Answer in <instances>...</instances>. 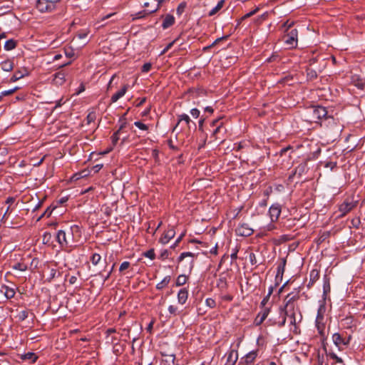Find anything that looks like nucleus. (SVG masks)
Masks as SVG:
<instances>
[{
  "instance_id": "obj_1",
  "label": "nucleus",
  "mask_w": 365,
  "mask_h": 365,
  "mask_svg": "<svg viewBox=\"0 0 365 365\" xmlns=\"http://www.w3.org/2000/svg\"><path fill=\"white\" fill-rule=\"evenodd\" d=\"M327 113L325 107L320 106H313L307 110L306 120L310 123H319V120L322 121Z\"/></svg>"
},
{
  "instance_id": "obj_2",
  "label": "nucleus",
  "mask_w": 365,
  "mask_h": 365,
  "mask_svg": "<svg viewBox=\"0 0 365 365\" xmlns=\"http://www.w3.org/2000/svg\"><path fill=\"white\" fill-rule=\"evenodd\" d=\"M56 4L55 0H37L36 8L41 13H51L56 9Z\"/></svg>"
},
{
  "instance_id": "obj_3",
  "label": "nucleus",
  "mask_w": 365,
  "mask_h": 365,
  "mask_svg": "<svg viewBox=\"0 0 365 365\" xmlns=\"http://www.w3.org/2000/svg\"><path fill=\"white\" fill-rule=\"evenodd\" d=\"M298 31L297 29H292L284 36V43L289 48H295L297 45Z\"/></svg>"
},
{
  "instance_id": "obj_4",
  "label": "nucleus",
  "mask_w": 365,
  "mask_h": 365,
  "mask_svg": "<svg viewBox=\"0 0 365 365\" xmlns=\"http://www.w3.org/2000/svg\"><path fill=\"white\" fill-rule=\"evenodd\" d=\"M254 230L247 223L240 225L235 230L237 235L242 237H249L252 235Z\"/></svg>"
},
{
  "instance_id": "obj_5",
  "label": "nucleus",
  "mask_w": 365,
  "mask_h": 365,
  "mask_svg": "<svg viewBox=\"0 0 365 365\" xmlns=\"http://www.w3.org/2000/svg\"><path fill=\"white\" fill-rule=\"evenodd\" d=\"M356 206V202L345 200L340 205L339 210L341 212L340 217L344 216Z\"/></svg>"
},
{
  "instance_id": "obj_6",
  "label": "nucleus",
  "mask_w": 365,
  "mask_h": 365,
  "mask_svg": "<svg viewBox=\"0 0 365 365\" xmlns=\"http://www.w3.org/2000/svg\"><path fill=\"white\" fill-rule=\"evenodd\" d=\"M287 260L285 258L281 259V262L277 267V274L275 276V286H279V283L282 282L284 272Z\"/></svg>"
},
{
  "instance_id": "obj_7",
  "label": "nucleus",
  "mask_w": 365,
  "mask_h": 365,
  "mask_svg": "<svg viewBox=\"0 0 365 365\" xmlns=\"http://www.w3.org/2000/svg\"><path fill=\"white\" fill-rule=\"evenodd\" d=\"M321 125H324L327 127H330V128L333 129L334 127L337 128V130L341 131V129L339 125H337L336 120L331 115H329L328 113L326 116H324L322 121L320 122Z\"/></svg>"
},
{
  "instance_id": "obj_8",
  "label": "nucleus",
  "mask_w": 365,
  "mask_h": 365,
  "mask_svg": "<svg viewBox=\"0 0 365 365\" xmlns=\"http://www.w3.org/2000/svg\"><path fill=\"white\" fill-rule=\"evenodd\" d=\"M257 357V352L252 351L242 357L239 364L242 365H254L255 360Z\"/></svg>"
},
{
  "instance_id": "obj_9",
  "label": "nucleus",
  "mask_w": 365,
  "mask_h": 365,
  "mask_svg": "<svg viewBox=\"0 0 365 365\" xmlns=\"http://www.w3.org/2000/svg\"><path fill=\"white\" fill-rule=\"evenodd\" d=\"M281 213V206L279 204L272 205L269 210V214L272 222H275L278 220Z\"/></svg>"
},
{
  "instance_id": "obj_10",
  "label": "nucleus",
  "mask_w": 365,
  "mask_h": 365,
  "mask_svg": "<svg viewBox=\"0 0 365 365\" xmlns=\"http://www.w3.org/2000/svg\"><path fill=\"white\" fill-rule=\"evenodd\" d=\"M226 365H235L238 359V353L235 349H230L225 354Z\"/></svg>"
},
{
  "instance_id": "obj_11",
  "label": "nucleus",
  "mask_w": 365,
  "mask_h": 365,
  "mask_svg": "<svg viewBox=\"0 0 365 365\" xmlns=\"http://www.w3.org/2000/svg\"><path fill=\"white\" fill-rule=\"evenodd\" d=\"M165 0H158V5H157V7L151 11H145V10H143V11H139L138 13H136L133 19L135 20V19H142V18H144L147 15L150 14H152V13H154L155 11H157L161 4H163V2Z\"/></svg>"
},
{
  "instance_id": "obj_12",
  "label": "nucleus",
  "mask_w": 365,
  "mask_h": 365,
  "mask_svg": "<svg viewBox=\"0 0 365 365\" xmlns=\"http://www.w3.org/2000/svg\"><path fill=\"white\" fill-rule=\"evenodd\" d=\"M175 235V231L173 228L168 229L165 232L163 235L160 238V242L162 244H167L168 242L174 237Z\"/></svg>"
},
{
  "instance_id": "obj_13",
  "label": "nucleus",
  "mask_w": 365,
  "mask_h": 365,
  "mask_svg": "<svg viewBox=\"0 0 365 365\" xmlns=\"http://www.w3.org/2000/svg\"><path fill=\"white\" fill-rule=\"evenodd\" d=\"M194 257H195V255L192 252H182L180 254V255L178 257V262H181L185 258L189 257L190 259L187 262H188V265H189V269H191L193 267Z\"/></svg>"
},
{
  "instance_id": "obj_14",
  "label": "nucleus",
  "mask_w": 365,
  "mask_h": 365,
  "mask_svg": "<svg viewBox=\"0 0 365 365\" xmlns=\"http://www.w3.org/2000/svg\"><path fill=\"white\" fill-rule=\"evenodd\" d=\"M56 239L60 245L63 247H66L68 245V241L66 238V234L63 230H58L56 235Z\"/></svg>"
},
{
  "instance_id": "obj_15",
  "label": "nucleus",
  "mask_w": 365,
  "mask_h": 365,
  "mask_svg": "<svg viewBox=\"0 0 365 365\" xmlns=\"http://www.w3.org/2000/svg\"><path fill=\"white\" fill-rule=\"evenodd\" d=\"M332 339L336 346L339 349H341V346H345L348 344V341H345V339H343L341 336L338 333L333 334Z\"/></svg>"
},
{
  "instance_id": "obj_16",
  "label": "nucleus",
  "mask_w": 365,
  "mask_h": 365,
  "mask_svg": "<svg viewBox=\"0 0 365 365\" xmlns=\"http://www.w3.org/2000/svg\"><path fill=\"white\" fill-rule=\"evenodd\" d=\"M28 75V71L26 68H23L22 70L16 71L14 73L13 76L11 78L10 81L15 82Z\"/></svg>"
},
{
  "instance_id": "obj_17",
  "label": "nucleus",
  "mask_w": 365,
  "mask_h": 365,
  "mask_svg": "<svg viewBox=\"0 0 365 365\" xmlns=\"http://www.w3.org/2000/svg\"><path fill=\"white\" fill-rule=\"evenodd\" d=\"M128 90V85H124L123 87L117 93L113 94L110 98L111 103H115L118 99L123 97Z\"/></svg>"
},
{
  "instance_id": "obj_18",
  "label": "nucleus",
  "mask_w": 365,
  "mask_h": 365,
  "mask_svg": "<svg viewBox=\"0 0 365 365\" xmlns=\"http://www.w3.org/2000/svg\"><path fill=\"white\" fill-rule=\"evenodd\" d=\"M293 309H294V301L293 299L291 298L285 304L284 307V314L287 317H292L293 315Z\"/></svg>"
},
{
  "instance_id": "obj_19",
  "label": "nucleus",
  "mask_w": 365,
  "mask_h": 365,
  "mask_svg": "<svg viewBox=\"0 0 365 365\" xmlns=\"http://www.w3.org/2000/svg\"><path fill=\"white\" fill-rule=\"evenodd\" d=\"M12 267L14 269L24 272L29 269V263L26 262V259H23L21 262L14 264Z\"/></svg>"
},
{
  "instance_id": "obj_20",
  "label": "nucleus",
  "mask_w": 365,
  "mask_h": 365,
  "mask_svg": "<svg viewBox=\"0 0 365 365\" xmlns=\"http://www.w3.org/2000/svg\"><path fill=\"white\" fill-rule=\"evenodd\" d=\"M175 23V18L171 14H167L165 17V19L162 24V27L164 29H166L169 28L170 26H173Z\"/></svg>"
},
{
  "instance_id": "obj_21",
  "label": "nucleus",
  "mask_w": 365,
  "mask_h": 365,
  "mask_svg": "<svg viewBox=\"0 0 365 365\" xmlns=\"http://www.w3.org/2000/svg\"><path fill=\"white\" fill-rule=\"evenodd\" d=\"M163 363L164 365H178L175 363V356L173 354H167L163 356Z\"/></svg>"
},
{
  "instance_id": "obj_22",
  "label": "nucleus",
  "mask_w": 365,
  "mask_h": 365,
  "mask_svg": "<svg viewBox=\"0 0 365 365\" xmlns=\"http://www.w3.org/2000/svg\"><path fill=\"white\" fill-rule=\"evenodd\" d=\"M14 63L11 60H6L1 63V68L4 71H11L14 68Z\"/></svg>"
},
{
  "instance_id": "obj_23",
  "label": "nucleus",
  "mask_w": 365,
  "mask_h": 365,
  "mask_svg": "<svg viewBox=\"0 0 365 365\" xmlns=\"http://www.w3.org/2000/svg\"><path fill=\"white\" fill-rule=\"evenodd\" d=\"M307 163H302L298 166L296 167L294 174L301 176L303 173H304L307 171Z\"/></svg>"
},
{
  "instance_id": "obj_24",
  "label": "nucleus",
  "mask_w": 365,
  "mask_h": 365,
  "mask_svg": "<svg viewBox=\"0 0 365 365\" xmlns=\"http://www.w3.org/2000/svg\"><path fill=\"white\" fill-rule=\"evenodd\" d=\"M65 73L63 71L58 72L54 74V81L58 84H63L65 82Z\"/></svg>"
},
{
  "instance_id": "obj_25",
  "label": "nucleus",
  "mask_w": 365,
  "mask_h": 365,
  "mask_svg": "<svg viewBox=\"0 0 365 365\" xmlns=\"http://www.w3.org/2000/svg\"><path fill=\"white\" fill-rule=\"evenodd\" d=\"M182 120L185 121L186 123V124L188 125H189L190 123L191 122V120H190V117L188 116V115H187V114L179 115H178V121L177 124L175 125V126L174 127L173 130H175L178 128L180 123Z\"/></svg>"
},
{
  "instance_id": "obj_26",
  "label": "nucleus",
  "mask_w": 365,
  "mask_h": 365,
  "mask_svg": "<svg viewBox=\"0 0 365 365\" xmlns=\"http://www.w3.org/2000/svg\"><path fill=\"white\" fill-rule=\"evenodd\" d=\"M330 283L329 279L327 278V277L324 279V284H323V297H326L330 292Z\"/></svg>"
},
{
  "instance_id": "obj_27",
  "label": "nucleus",
  "mask_w": 365,
  "mask_h": 365,
  "mask_svg": "<svg viewBox=\"0 0 365 365\" xmlns=\"http://www.w3.org/2000/svg\"><path fill=\"white\" fill-rule=\"evenodd\" d=\"M21 358L23 360H29L32 363L35 362L37 359V356L33 352H28L26 354H24L21 356Z\"/></svg>"
},
{
  "instance_id": "obj_28",
  "label": "nucleus",
  "mask_w": 365,
  "mask_h": 365,
  "mask_svg": "<svg viewBox=\"0 0 365 365\" xmlns=\"http://www.w3.org/2000/svg\"><path fill=\"white\" fill-rule=\"evenodd\" d=\"M225 0H220L217 4L209 12V16H212L217 14L223 6Z\"/></svg>"
},
{
  "instance_id": "obj_29",
  "label": "nucleus",
  "mask_w": 365,
  "mask_h": 365,
  "mask_svg": "<svg viewBox=\"0 0 365 365\" xmlns=\"http://www.w3.org/2000/svg\"><path fill=\"white\" fill-rule=\"evenodd\" d=\"M1 292L4 293V297H14L15 295L14 289L7 286H3Z\"/></svg>"
},
{
  "instance_id": "obj_30",
  "label": "nucleus",
  "mask_w": 365,
  "mask_h": 365,
  "mask_svg": "<svg viewBox=\"0 0 365 365\" xmlns=\"http://www.w3.org/2000/svg\"><path fill=\"white\" fill-rule=\"evenodd\" d=\"M326 299H327V298H323L321 301H319L320 304H319V307L318 309L317 319L319 317H322L323 314L326 311V308H325Z\"/></svg>"
},
{
  "instance_id": "obj_31",
  "label": "nucleus",
  "mask_w": 365,
  "mask_h": 365,
  "mask_svg": "<svg viewBox=\"0 0 365 365\" xmlns=\"http://www.w3.org/2000/svg\"><path fill=\"white\" fill-rule=\"evenodd\" d=\"M170 276L165 277L163 279L156 285V288L158 289H163V287L168 284V283L170 281Z\"/></svg>"
},
{
  "instance_id": "obj_32",
  "label": "nucleus",
  "mask_w": 365,
  "mask_h": 365,
  "mask_svg": "<svg viewBox=\"0 0 365 365\" xmlns=\"http://www.w3.org/2000/svg\"><path fill=\"white\" fill-rule=\"evenodd\" d=\"M16 46V42L13 39L7 40L4 44V48L6 51H11L14 49Z\"/></svg>"
},
{
  "instance_id": "obj_33",
  "label": "nucleus",
  "mask_w": 365,
  "mask_h": 365,
  "mask_svg": "<svg viewBox=\"0 0 365 365\" xmlns=\"http://www.w3.org/2000/svg\"><path fill=\"white\" fill-rule=\"evenodd\" d=\"M187 279V277L185 274L179 275L176 280V287H178L185 284L186 283Z\"/></svg>"
},
{
  "instance_id": "obj_34",
  "label": "nucleus",
  "mask_w": 365,
  "mask_h": 365,
  "mask_svg": "<svg viewBox=\"0 0 365 365\" xmlns=\"http://www.w3.org/2000/svg\"><path fill=\"white\" fill-rule=\"evenodd\" d=\"M306 71L308 79L314 80L317 78V73L315 70L308 68Z\"/></svg>"
},
{
  "instance_id": "obj_35",
  "label": "nucleus",
  "mask_w": 365,
  "mask_h": 365,
  "mask_svg": "<svg viewBox=\"0 0 365 365\" xmlns=\"http://www.w3.org/2000/svg\"><path fill=\"white\" fill-rule=\"evenodd\" d=\"M310 281L313 283L319 277V272L317 269H312L309 274Z\"/></svg>"
},
{
  "instance_id": "obj_36",
  "label": "nucleus",
  "mask_w": 365,
  "mask_h": 365,
  "mask_svg": "<svg viewBox=\"0 0 365 365\" xmlns=\"http://www.w3.org/2000/svg\"><path fill=\"white\" fill-rule=\"evenodd\" d=\"M38 260L36 258H33L31 262L29 264V269L31 271H34L38 267Z\"/></svg>"
},
{
  "instance_id": "obj_37",
  "label": "nucleus",
  "mask_w": 365,
  "mask_h": 365,
  "mask_svg": "<svg viewBox=\"0 0 365 365\" xmlns=\"http://www.w3.org/2000/svg\"><path fill=\"white\" fill-rule=\"evenodd\" d=\"M101 257L99 254L98 253H94L91 257V260L92 262V263L93 264H97L100 261H101Z\"/></svg>"
},
{
  "instance_id": "obj_38",
  "label": "nucleus",
  "mask_w": 365,
  "mask_h": 365,
  "mask_svg": "<svg viewBox=\"0 0 365 365\" xmlns=\"http://www.w3.org/2000/svg\"><path fill=\"white\" fill-rule=\"evenodd\" d=\"M185 7L186 4L185 2L180 3L176 9L177 14L180 16L184 12Z\"/></svg>"
},
{
  "instance_id": "obj_39",
  "label": "nucleus",
  "mask_w": 365,
  "mask_h": 365,
  "mask_svg": "<svg viewBox=\"0 0 365 365\" xmlns=\"http://www.w3.org/2000/svg\"><path fill=\"white\" fill-rule=\"evenodd\" d=\"M143 255L150 259H154L155 257V254L153 249H150L145 252H144Z\"/></svg>"
},
{
  "instance_id": "obj_40",
  "label": "nucleus",
  "mask_w": 365,
  "mask_h": 365,
  "mask_svg": "<svg viewBox=\"0 0 365 365\" xmlns=\"http://www.w3.org/2000/svg\"><path fill=\"white\" fill-rule=\"evenodd\" d=\"M259 11V8L257 7L255 8L254 10L251 11L250 12L246 14L245 15H244L242 17H241V20H245L251 16H252L253 15H255L257 11Z\"/></svg>"
},
{
  "instance_id": "obj_41",
  "label": "nucleus",
  "mask_w": 365,
  "mask_h": 365,
  "mask_svg": "<svg viewBox=\"0 0 365 365\" xmlns=\"http://www.w3.org/2000/svg\"><path fill=\"white\" fill-rule=\"evenodd\" d=\"M64 53L68 58H72L75 54L73 49L71 47L65 48Z\"/></svg>"
},
{
  "instance_id": "obj_42",
  "label": "nucleus",
  "mask_w": 365,
  "mask_h": 365,
  "mask_svg": "<svg viewBox=\"0 0 365 365\" xmlns=\"http://www.w3.org/2000/svg\"><path fill=\"white\" fill-rule=\"evenodd\" d=\"M205 302L206 305L210 308L214 307L216 304L213 298H206Z\"/></svg>"
},
{
  "instance_id": "obj_43",
  "label": "nucleus",
  "mask_w": 365,
  "mask_h": 365,
  "mask_svg": "<svg viewBox=\"0 0 365 365\" xmlns=\"http://www.w3.org/2000/svg\"><path fill=\"white\" fill-rule=\"evenodd\" d=\"M81 276L80 272H77L76 275L71 276L68 279V282L71 284H74L76 283L78 280V277Z\"/></svg>"
},
{
  "instance_id": "obj_44",
  "label": "nucleus",
  "mask_w": 365,
  "mask_h": 365,
  "mask_svg": "<svg viewBox=\"0 0 365 365\" xmlns=\"http://www.w3.org/2000/svg\"><path fill=\"white\" fill-rule=\"evenodd\" d=\"M227 38H228V36H222V37H220V38H218L215 39V41L211 45H210V46H208L207 47H205L204 50L209 49L210 48L212 47L214 45L218 43L222 40L227 39Z\"/></svg>"
},
{
  "instance_id": "obj_45",
  "label": "nucleus",
  "mask_w": 365,
  "mask_h": 365,
  "mask_svg": "<svg viewBox=\"0 0 365 365\" xmlns=\"http://www.w3.org/2000/svg\"><path fill=\"white\" fill-rule=\"evenodd\" d=\"M96 118V113L91 112L89 113L88 115L86 117L88 124L91 123V122H93Z\"/></svg>"
},
{
  "instance_id": "obj_46",
  "label": "nucleus",
  "mask_w": 365,
  "mask_h": 365,
  "mask_svg": "<svg viewBox=\"0 0 365 365\" xmlns=\"http://www.w3.org/2000/svg\"><path fill=\"white\" fill-rule=\"evenodd\" d=\"M134 125H135L137 128H138L139 129L143 130H148V126H147L145 124L143 123H142V122H140V121H135V122L134 123Z\"/></svg>"
},
{
  "instance_id": "obj_47",
  "label": "nucleus",
  "mask_w": 365,
  "mask_h": 365,
  "mask_svg": "<svg viewBox=\"0 0 365 365\" xmlns=\"http://www.w3.org/2000/svg\"><path fill=\"white\" fill-rule=\"evenodd\" d=\"M119 123H120V125L117 131L121 133V131L126 127L127 122L125 120V118H123L119 120Z\"/></svg>"
},
{
  "instance_id": "obj_48",
  "label": "nucleus",
  "mask_w": 365,
  "mask_h": 365,
  "mask_svg": "<svg viewBox=\"0 0 365 365\" xmlns=\"http://www.w3.org/2000/svg\"><path fill=\"white\" fill-rule=\"evenodd\" d=\"M120 133L116 131L111 136L112 143L115 145L119 140V135Z\"/></svg>"
},
{
  "instance_id": "obj_49",
  "label": "nucleus",
  "mask_w": 365,
  "mask_h": 365,
  "mask_svg": "<svg viewBox=\"0 0 365 365\" xmlns=\"http://www.w3.org/2000/svg\"><path fill=\"white\" fill-rule=\"evenodd\" d=\"M152 68V64L150 63H145L142 66L141 71L142 72L147 73Z\"/></svg>"
},
{
  "instance_id": "obj_50",
  "label": "nucleus",
  "mask_w": 365,
  "mask_h": 365,
  "mask_svg": "<svg viewBox=\"0 0 365 365\" xmlns=\"http://www.w3.org/2000/svg\"><path fill=\"white\" fill-rule=\"evenodd\" d=\"M19 88L18 87H16L14 88H12V89H10V90H7V91H4L1 92V96H9V95H11L13 94Z\"/></svg>"
},
{
  "instance_id": "obj_51",
  "label": "nucleus",
  "mask_w": 365,
  "mask_h": 365,
  "mask_svg": "<svg viewBox=\"0 0 365 365\" xmlns=\"http://www.w3.org/2000/svg\"><path fill=\"white\" fill-rule=\"evenodd\" d=\"M177 39L174 40L173 41L169 43L166 47L161 51L160 55L165 54L169 49L171 48V47L173 46V44L175 43Z\"/></svg>"
},
{
  "instance_id": "obj_52",
  "label": "nucleus",
  "mask_w": 365,
  "mask_h": 365,
  "mask_svg": "<svg viewBox=\"0 0 365 365\" xmlns=\"http://www.w3.org/2000/svg\"><path fill=\"white\" fill-rule=\"evenodd\" d=\"M188 292L186 288H182L178 292V297H187Z\"/></svg>"
},
{
  "instance_id": "obj_53",
  "label": "nucleus",
  "mask_w": 365,
  "mask_h": 365,
  "mask_svg": "<svg viewBox=\"0 0 365 365\" xmlns=\"http://www.w3.org/2000/svg\"><path fill=\"white\" fill-rule=\"evenodd\" d=\"M129 266H130L129 262H123V263H121L119 270L120 272L124 271V270L127 269L129 267Z\"/></svg>"
},
{
  "instance_id": "obj_54",
  "label": "nucleus",
  "mask_w": 365,
  "mask_h": 365,
  "mask_svg": "<svg viewBox=\"0 0 365 365\" xmlns=\"http://www.w3.org/2000/svg\"><path fill=\"white\" fill-rule=\"evenodd\" d=\"M325 168H329L330 170H333L335 167H336V162H327L324 165Z\"/></svg>"
},
{
  "instance_id": "obj_55",
  "label": "nucleus",
  "mask_w": 365,
  "mask_h": 365,
  "mask_svg": "<svg viewBox=\"0 0 365 365\" xmlns=\"http://www.w3.org/2000/svg\"><path fill=\"white\" fill-rule=\"evenodd\" d=\"M190 113H191L192 117L197 118L200 115V110L197 108H192L190 110Z\"/></svg>"
},
{
  "instance_id": "obj_56",
  "label": "nucleus",
  "mask_w": 365,
  "mask_h": 365,
  "mask_svg": "<svg viewBox=\"0 0 365 365\" xmlns=\"http://www.w3.org/2000/svg\"><path fill=\"white\" fill-rule=\"evenodd\" d=\"M57 273H58V271L56 269H50L49 276H48V279H53L56 277Z\"/></svg>"
},
{
  "instance_id": "obj_57",
  "label": "nucleus",
  "mask_w": 365,
  "mask_h": 365,
  "mask_svg": "<svg viewBox=\"0 0 365 365\" xmlns=\"http://www.w3.org/2000/svg\"><path fill=\"white\" fill-rule=\"evenodd\" d=\"M169 312L170 314H175L178 309V307L176 305H170L168 307Z\"/></svg>"
},
{
  "instance_id": "obj_58",
  "label": "nucleus",
  "mask_w": 365,
  "mask_h": 365,
  "mask_svg": "<svg viewBox=\"0 0 365 365\" xmlns=\"http://www.w3.org/2000/svg\"><path fill=\"white\" fill-rule=\"evenodd\" d=\"M113 267H114V264L111 267L110 271L108 272V274L106 275H104L103 273H100V274L102 276V277H104V280H107L110 275V273L112 272L113 269Z\"/></svg>"
},
{
  "instance_id": "obj_59",
  "label": "nucleus",
  "mask_w": 365,
  "mask_h": 365,
  "mask_svg": "<svg viewBox=\"0 0 365 365\" xmlns=\"http://www.w3.org/2000/svg\"><path fill=\"white\" fill-rule=\"evenodd\" d=\"M249 257L252 264H255L257 263L255 255L254 253H250Z\"/></svg>"
},
{
  "instance_id": "obj_60",
  "label": "nucleus",
  "mask_w": 365,
  "mask_h": 365,
  "mask_svg": "<svg viewBox=\"0 0 365 365\" xmlns=\"http://www.w3.org/2000/svg\"><path fill=\"white\" fill-rule=\"evenodd\" d=\"M285 289H289L287 282H285L280 288L278 289L277 294H280Z\"/></svg>"
},
{
  "instance_id": "obj_61",
  "label": "nucleus",
  "mask_w": 365,
  "mask_h": 365,
  "mask_svg": "<svg viewBox=\"0 0 365 365\" xmlns=\"http://www.w3.org/2000/svg\"><path fill=\"white\" fill-rule=\"evenodd\" d=\"M168 255H169V252L167 250H165L161 252L160 257L162 259H164L168 258Z\"/></svg>"
},
{
  "instance_id": "obj_62",
  "label": "nucleus",
  "mask_w": 365,
  "mask_h": 365,
  "mask_svg": "<svg viewBox=\"0 0 365 365\" xmlns=\"http://www.w3.org/2000/svg\"><path fill=\"white\" fill-rule=\"evenodd\" d=\"M103 168L102 164H97L93 167L92 170H93L94 173H98Z\"/></svg>"
},
{
  "instance_id": "obj_63",
  "label": "nucleus",
  "mask_w": 365,
  "mask_h": 365,
  "mask_svg": "<svg viewBox=\"0 0 365 365\" xmlns=\"http://www.w3.org/2000/svg\"><path fill=\"white\" fill-rule=\"evenodd\" d=\"M222 125V123H220V125L216 127V128L213 130V133H212L213 135H216L217 133L220 131Z\"/></svg>"
},
{
  "instance_id": "obj_64",
  "label": "nucleus",
  "mask_w": 365,
  "mask_h": 365,
  "mask_svg": "<svg viewBox=\"0 0 365 365\" xmlns=\"http://www.w3.org/2000/svg\"><path fill=\"white\" fill-rule=\"evenodd\" d=\"M263 321H264V319H262L261 318V317H260V314H259V315L256 317V319H255V324H256L257 325H259L261 323H262V322H263Z\"/></svg>"
}]
</instances>
